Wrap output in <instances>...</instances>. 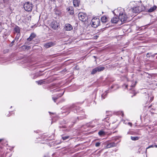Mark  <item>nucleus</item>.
<instances>
[{
  "label": "nucleus",
  "instance_id": "1",
  "mask_svg": "<svg viewBox=\"0 0 157 157\" xmlns=\"http://www.w3.org/2000/svg\"><path fill=\"white\" fill-rule=\"evenodd\" d=\"M100 21L99 18L94 17L93 18L91 21V26L94 28H96L99 25Z\"/></svg>",
  "mask_w": 157,
  "mask_h": 157
},
{
  "label": "nucleus",
  "instance_id": "2",
  "mask_svg": "<svg viewBox=\"0 0 157 157\" xmlns=\"http://www.w3.org/2000/svg\"><path fill=\"white\" fill-rule=\"evenodd\" d=\"M33 7V5L32 3L29 2H26L24 5L25 10L28 12H31Z\"/></svg>",
  "mask_w": 157,
  "mask_h": 157
},
{
  "label": "nucleus",
  "instance_id": "3",
  "mask_svg": "<svg viewBox=\"0 0 157 157\" xmlns=\"http://www.w3.org/2000/svg\"><path fill=\"white\" fill-rule=\"evenodd\" d=\"M78 17L80 20L85 21L87 19L86 14L84 13L80 12L78 14Z\"/></svg>",
  "mask_w": 157,
  "mask_h": 157
},
{
  "label": "nucleus",
  "instance_id": "4",
  "mask_svg": "<svg viewBox=\"0 0 157 157\" xmlns=\"http://www.w3.org/2000/svg\"><path fill=\"white\" fill-rule=\"evenodd\" d=\"M105 68L104 67L99 66L94 69L92 71L91 74L92 75L94 74L98 71L100 72L103 71Z\"/></svg>",
  "mask_w": 157,
  "mask_h": 157
},
{
  "label": "nucleus",
  "instance_id": "5",
  "mask_svg": "<svg viewBox=\"0 0 157 157\" xmlns=\"http://www.w3.org/2000/svg\"><path fill=\"white\" fill-rule=\"evenodd\" d=\"M119 19L121 22H125L127 19V17L126 14L123 13H119Z\"/></svg>",
  "mask_w": 157,
  "mask_h": 157
},
{
  "label": "nucleus",
  "instance_id": "6",
  "mask_svg": "<svg viewBox=\"0 0 157 157\" xmlns=\"http://www.w3.org/2000/svg\"><path fill=\"white\" fill-rule=\"evenodd\" d=\"M59 25V23H57L56 21H52L51 24V26L52 28L55 29H57V28H58Z\"/></svg>",
  "mask_w": 157,
  "mask_h": 157
},
{
  "label": "nucleus",
  "instance_id": "7",
  "mask_svg": "<svg viewBox=\"0 0 157 157\" xmlns=\"http://www.w3.org/2000/svg\"><path fill=\"white\" fill-rule=\"evenodd\" d=\"M64 29L66 31H70L72 29L73 27L71 24L67 23L65 24L64 26Z\"/></svg>",
  "mask_w": 157,
  "mask_h": 157
},
{
  "label": "nucleus",
  "instance_id": "8",
  "mask_svg": "<svg viewBox=\"0 0 157 157\" xmlns=\"http://www.w3.org/2000/svg\"><path fill=\"white\" fill-rule=\"evenodd\" d=\"M55 44L54 43L51 42L45 44L44 46L46 48H48L54 45Z\"/></svg>",
  "mask_w": 157,
  "mask_h": 157
},
{
  "label": "nucleus",
  "instance_id": "9",
  "mask_svg": "<svg viewBox=\"0 0 157 157\" xmlns=\"http://www.w3.org/2000/svg\"><path fill=\"white\" fill-rule=\"evenodd\" d=\"M119 17H113L111 19V22L112 23H116L119 21Z\"/></svg>",
  "mask_w": 157,
  "mask_h": 157
},
{
  "label": "nucleus",
  "instance_id": "10",
  "mask_svg": "<svg viewBox=\"0 0 157 157\" xmlns=\"http://www.w3.org/2000/svg\"><path fill=\"white\" fill-rule=\"evenodd\" d=\"M117 146V144L114 142L108 144L106 145V148H110L113 147H116Z\"/></svg>",
  "mask_w": 157,
  "mask_h": 157
},
{
  "label": "nucleus",
  "instance_id": "11",
  "mask_svg": "<svg viewBox=\"0 0 157 157\" xmlns=\"http://www.w3.org/2000/svg\"><path fill=\"white\" fill-rule=\"evenodd\" d=\"M36 36V35L35 33H31L29 37L27 38V40L28 41H31V40H32V39H33L34 37H35Z\"/></svg>",
  "mask_w": 157,
  "mask_h": 157
},
{
  "label": "nucleus",
  "instance_id": "12",
  "mask_svg": "<svg viewBox=\"0 0 157 157\" xmlns=\"http://www.w3.org/2000/svg\"><path fill=\"white\" fill-rule=\"evenodd\" d=\"M79 1L78 0H73V5L75 7H77L79 6Z\"/></svg>",
  "mask_w": 157,
  "mask_h": 157
},
{
  "label": "nucleus",
  "instance_id": "13",
  "mask_svg": "<svg viewBox=\"0 0 157 157\" xmlns=\"http://www.w3.org/2000/svg\"><path fill=\"white\" fill-rule=\"evenodd\" d=\"M64 92L62 94H59V96L58 95L56 97H52V99L55 102H56V100H57L59 98L61 97L63 94Z\"/></svg>",
  "mask_w": 157,
  "mask_h": 157
},
{
  "label": "nucleus",
  "instance_id": "14",
  "mask_svg": "<svg viewBox=\"0 0 157 157\" xmlns=\"http://www.w3.org/2000/svg\"><path fill=\"white\" fill-rule=\"evenodd\" d=\"M157 8L156 6H154L153 7H151L150 9L148 10L147 12L151 13L154 11Z\"/></svg>",
  "mask_w": 157,
  "mask_h": 157
},
{
  "label": "nucleus",
  "instance_id": "15",
  "mask_svg": "<svg viewBox=\"0 0 157 157\" xmlns=\"http://www.w3.org/2000/svg\"><path fill=\"white\" fill-rule=\"evenodd\" d=\"M14 30L15 32L19 33L20 32V29L18 26H16L14 28Z\"/></svg>",
  "mask_w": 157,
  "mask_h": 157
},
{
  "label": "nucleus",
  "instance_id": "16",
  "mask_svg": "<svg viewBox=\"0 0 157 157\" xmlns=\"http://www.w3.org/2000/svg\"><path fill=\"white\" fill-rule=\"evenodd\" d=\"M101 20L102 22L105 23L107 22V18L106 16H104L101 17Z\"/></svg>",
  "mask_w": 157,
  "mask_h": 157
},
{
  "label": "nucleus",
  "instance_id": "17",
  "mask_svg": "<svg viewBox=\"0 0 157 157\" xmlns=\"http://www.w3.org/2000/svg\"><path fill=\"white\" fill-rule=\"evenodd\" d=\"M132 11L136 13H138L139 12V10H138V7H137L133 8Z\"/></svg>",
  "mask_w": 157,
  "mask_h": 157
},
{
  "label": "nucleus",
  "instance_id": "18",
  "mask_svg": "<svg viewBox=\"0 0 157 157\" xmlns=\"http://www.w3.org/2000/svg\"><path fill=\"white\" fill-rule=\"evenodd\" d=\"M139 137L138 136H131V139L132 140H139Z\"/></svg>",
  "mask_w": 157,
  "mask_h": 157
},
{
  "label": "nucleus",
  "instance_id": "19",
  "mask_svg": "<svg viewBox=\"0 0 157 157\" xmlns=\"http://www.w3.org/2000/svg\"><path fill=\"white\" fill-rule=\"evenodd\" d=\"M86 118V117L85 115H83L82 116H81L79 117H78V118L79 120H81L82 119H84Z\"/></svg>",
  "mask_w": 157,
  "mask_h": 157
},
{
  "label": "nucleus",
  "instance_id": "20",
  "mask_svg": "<svg viewBox=\"0 0 157 157\" xmlns=\"http://www.w3.org/2000/svg\"><path fill=\"white\" fill-rule=\"evenodd\" d=\"M38 85H41L42 84H43L44 82L43 81V80H40L38 81H36V82Z\"/></svg>",
  "mask_w": 157,
  "mask_h": 157
},
{
  "label": "nucleus",
  "instance_id": "21",
  "mask_svg": "<svg viewBox=\"0 0 157 157\" xmlns=\"http://www.w3.org/2000/svg\"><path fill=\"white\" fill-rule=\"evenodd\" d=\"M105 134V133H104V132L103 131H100L99 132H98V134L100 135V136H102L103 135H104Z\"/></svg>",
  "mask_w": 157,
  "mask_h": 157
},
{
  "label": "nucleus",
  "instance_id": "22",
  "mask_svg": "<svg viewBox=\"0 0 157 157\" xmlns=\"http://www.w3.org/2000/svg\"><path fill=\"white\" fill-rule=\"evenodd\" d=\"M69 137V136H63L62 137V138L63 140H65L67 139H68Z\"/></svg>",
  "mask_w": 157,
  "mask_h": 157
},
{
  "label": "nucleus",
  "instance_id": "23",
  "mask_svg": "<svg viewBox=\"0 0 157 157\" xmlns=\"http://www.w3.org/2000/svg\"><path fill=\"white\" fill-rule=\"evenodd\" d=\"M101 143L99 142H96L95 144V146L96 147H99Z\"/></svg>",
  "mask_w": 157,
  "mask_h": 157
},
{
  "label": "nucleus",
  "instance_id": "24",
  "mask_svg": "<svg viewBox=\"0 0 157 157\" xmlns=\"http://www.w3.org/2000/svg\"><path fill=\"white\" fill-rule=\"evenodd\" d=\"M109 117H106V118H104V120L105 121H106V122H108V120H109Z\"/></svg>",
  "mask_w": 157,
  "mask_h": 157
},
{
  "label": "nucleus",
  "instance_id": "25",
  "mask_svg": "<svg viewBox=\"0 0 157 157\" xmlns=\"http://www.w3.org/2000/svg\"><path fill=\"white\" fill-rule=\"evenodd\" d=\"M155 147V145H152L149 146L148 147H147L146 148V149H148L149 148H151V147Z\"/></svg>",
  "mask_w": 157,
  "mask_h": 157
},
{
  "label": "nucleus",
  "instance_id": "26",
  "mask_svg": "<svg viewBox=\"0 0 157 157\" xmlns=\"http://www.w3.org/2000/svg\"><path fill=\"white\" fill-rule=\"evenodd\" d=\"M72 9V7H69L67 9V10H68V11H70Z\"/></svg>",
  "mask_w": 157,
  "mask_h": 157
},
{
  "label": "nucleus",
  "instance_id": "27",
  "mask_svg": "<svg viewBox=\"0 0 157 157\" xmlns=\"http://www.w3.org/2000/svg\"><path fill=\"white\" fill-rule=\"evenodd\" d=\"M70 13V14H71L72 15L74 14V11L72 10V9L71 10V11L69 12Z\"/></svg>",
  "mask_w": 157,
  "mask_h": 157
},
{
  "label": "nucleus",
  "instance_id": "28",
  "mask_svg": "<svg viewBox=\"0 0 157 157\" xmlns=\"http://www.w3.org/2000/svg\"><path fill=\"white\" fill-rule=\"evenodd\" d=\"M128 124L130 125H131H131L132 124L131 123L128 122Z\"/></svg>",
  "mask_w": 157,
  "mask_h": 157
},
{
  "label": "nucleus",
  "instance_id": "29",
  "mask_svg": "<svg viewBox=\"0 0 157 157\" xmlns=\"http://www.w3.org/2000/svg\"><path fill=\"white\" fill-rule=\"evenodd\" d=\"M103 95H104L103 94L101 95V97H102V98H103V99H104L105 98L103 97Z\"/></svg>",
  "mask_w": 157,
  "mask_h": 157
},
{
  "label": "nucleus",
  "instance_id": "30",
  "mask_svg": "<svg viewBox=\"0 0 157 157\" xmlns=\"http://www.w3.org/2000/svg\"><path fill=\"white\" fill-rule=\"evenodd\" d=\"M136 82L134 84V85L133 86L132 85V86L134 87L135 85H136Z\"/></svg>",
  "mask_w": 157,
  "mask_h": 157
},
{
  "label": "nucleus",
  "instance_id": "31",
  "mask_svg": "<svg viewBox=\"0 0 157 157\" xmlns=\"http://www.w3.org/2000/svg\"><path fill=\"white\" fill-rule=\"evenodd\" d=\"M121 113H122L121 116L122 117H123L124 116V113H122V112H121Z\"/></svg>",
  "mask_w": 157,
  "mask_h": 157
},
{
  "label": "nucleus",
  "instance_id": "32",
  "mask_svg": "<svg viewBox=\"0 0 157 157\" xmlns=\"http://www.w3.org/2000/svg\"><path fill=\"white\" fill-rule=\"evenodd\" d=\"M155 147H157V145H155Z\"/></svg>",
  "mask_w": 157,
  "mask_h": 157
},
{
  "label": "nucleus",
  "instance_id": "33",
  "mask_svg": "<svg viewBox=\"0 0 157 157\" xmlns=\"http://www.w3.org/2000/svg\"><path fill=\"white\" fill-rule=\"evenodd\" d=\"M2 139H0V143L1 142V141H2Z\"/></svg>",
  "mask_w": 157,
  "mask_h": 157
},
{
  "label": "nucleus",
  "instance_id": "34",
  "mask_svg": "<svg viewBox=\"0 0 157 157\" xmlns=\"http://www.w3.org/2000/svg\"><path fill=\"white\" fill-rule=\"evenodd\" d=\"M23 47H24V48H26V46H23Z\"/></svg>",
  "mask_w": 157,
  "mask_h": 157
},
{
  "label": "nucleus",
  "instance_id": "35",
  "mask_svg": "<svg viewBox=\"0 0 157 157\" xmlns=\"http://www.w3.org/2000/svg\"><path fill=\"white\" fill-rule=\"evenodd\" d=\"M96 37L97 38V37H98V36H96Z\"/></svg>",
  "mask_w": 157,
  "mask_h": 157
},
{
  "label": "nucleus",
  "instance_id": "36",
  "mask_svg": "<svg viewBox=\"0 0 157 157\" xmlns=\"http://www.w3.org/2000/svg\"><path fill=\"white\" fill-rule=\"evenodd\" d=\"M14 41L13 40V41L12 42V43H14Z\"/></svg>",
  "mask_w": 157,
  "mask_h": 157
},
{
  "label": "nucleus",
  "instance_id": "37",
  "mask_svg": "<svg viewBox=\"0 0 157 157\" xmlns=\"http://www.w3.org/2000/svg\"><path fill=\"white\" fill-rule=\"evenodd\" d=\"M111 88H113V86H112L111 87Z\"/></svg>",
  "mask_w": 157,
  "mask_h": 157
},
{
  "label": "nucleus",
  "instance_id": "38",
  "mask_svg": "<svg viewBox=\"0 0 157 157\" xmlns=\"http://www.w3.org/2000/svg\"><path fill=\"white\" fill-rule=\"evenodd\" d=\"M127 85H126V87L127 88Z\"/></svg>",
  "mask_w": 157,
  "mask_h": 157
}]
</instances>
